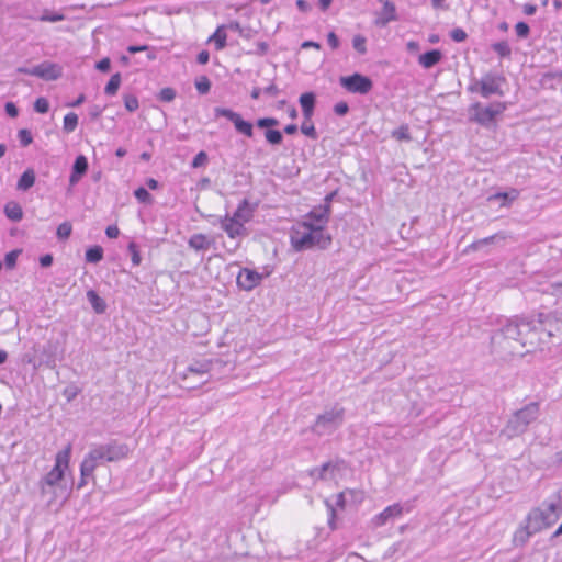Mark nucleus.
I'll use <instances>...</instances> for the list:
<instances>
[{
	"label": "nucleus",
	"mask_w": 562,
	"mask_h": 562,
	"mask_svg": "<svg viewBox=\"0 0 562 562\" xmlns=\"http://www.w3.org/2000/svg\"><path fill=\"white\" fill-rule=\"evenodd\" d=\"M540 336L535 321H508L492 337L494 349L503 356H524L535 350Z\"/></svg>",
	"instance_id": "obj_1"
},
{
	"label": "nucleus",
	"mask_w": 562,
	"mask_h": 562,
	"mask_svg": "<svg viewBox=\"0 0 562 562\" xmlns=\"http://www.w3.org/2000/svg\"><path fill=\"white\" fill-rule=\"evenodd\" d=\"M71 451V443L58 451L55 456L54 467L38 481L41 496L47 497L48 505L59 497L64 499L67 497V488L63 485V481L65 472L69 468Z\"/></svg>",
	"instance_id": "obj_2"
},
{
	"label": "nucleus",
	"mask_w": 562,
	"mask_h": 562,
	"mask_svg": "<svg viewBox=\"0 0 562 562\" xmlns=\"http://www.w3.org/2000/svg\"><path fill=\"white\" fill-rule=\"evenodd\" d=\"M130 449L124 443L110 441L104 445L91 446L89 452L85 456L80 471L83 476H93L94 470L103 462L120 461L128 456Z\"/></svg>",
	"instance_id": "obj_3"
},
{
	"label": "nucleus",
	"mask_w": 562,
	"mask_h": 562,
	"mask_svg": "<svg viewBox=\"0 0 562 562\" xmlns=\"http://www.w3.org/2000/svg\"><path fill=\"white\" fill-rule=\"evenodd\" d=\"M291 245L296 251H302L313 247L322 249L327 248L331 243V237L322 229L310 225V222L299 223L291 232Z\"/></svg>",
	"instance_id": "obj_4"
},
{
	"label": "nucleus",
	"mask_w": 562,
	"mask_h": 562,
	"mask_svg": "<svg viewBox=\"0 0 562 562\" xmlns=\"http://www.w3.org/2000/svg\"><path fill=\"white\" fill-rule=\"evenodd\" d=\"M540 407L536 402L525 405L513 413L507 420L502 434L507 438L518 437L525 434L528 427L539 417Z\"/></svg>",
	"instance_id": "obj_5"
},
{
	"label": "nucleus",
	"mask_w": 562,
	"mask_h": 562,
	"mask_svg": "<svg viewBox=\"0 0 562 562\" xmlns=\"http://www.w3.org/2000/svg\"><path fill=\"white\" fill-rule=\"evenodd\" d=\"M558 518V505L553 503L544 505L543 508H535L527 517L526 531L529 536L539 532L552 526Z\"/></svg>",
	"instance_id": "obj_6"
},
{
	"label": "nucleus",
	"mask_w": 562,
	"mask_h": 562,
	"mask_svg": "<svg viewBox=\"0 0 562 562\" xmlns=\"http://www.w3.org/2000/svg\"><path fill=\"white\" fill-rule=\"evenodd\" d=\"M344 417L345 409L342 407L335 406L316 418L312 430L318 436L333 434L341 426Z\"/></svg>",
	"instance_id": "obj_7"
},
{
	"label": "nucleus",
	"mask_w": 562,
	"mask_h": 562,
	"mask_svg": "<svg viewBox=\"0 0 562 562\" xmlns=\"http://www.w3.org/2000/svg\"><path fill=\"white\" fill-rule=\"evenodd\" d=\"M211 368V360L194 361L180 373V378L188 389H195L209 381Z\"/></svg>",
	"instance_id": "obj_8"
},
{
	"label": "nucleus",
	"mask_w": 562,
	"mask_h": 562,
	"mask_svg": "<svg viewBox=\"0 0 562 562\" xmlns=\"http://www.w3.org/2000/svg\"><path fill=\"white\" fill-rule=\"evenodd\" d=\"M506 103L494 102L487 106H483L481 103H475L471 106V120L475 121L482 126H491L495 117L502 114L506 110Z\"/></svg>",
	"instance_id": "obj_9"
},
{
	"label": "nucleus",
	"mask_w": 562,
	"mask_h": 562,
	"mask_svg": "<svg viewBox=\"0 0 562 562\" xmlns=\"http://www.w3.org/2000/svg\"><path fill=\"white\" fill-rule=\"evenodd\" d=\"M505 82V77L493 72H487L474 85L470 86L469 90L479 92L483 98H488L493 94L503 95L502 85Z\"/></svg>",
	"instance_id": "obj_10"
},
{
	"label": "nucleus",
	"mask_w": 562,
	"mask_h": 562,
	"mask_svg": "<svg viewBox=\"0 0 562 562\" xmlns=\"http://www.w3.org/2000/svg\"><path fill=\"white\" fill-rule=\"evenodd\" d=\"M346 470L344 460H335L324 463L322 467L308 471L311 477L322 481H337Z\"/></svg>",
	"instance_id": "obj_11"
},
{
	"label": "nucleus",
	"mask_w": 562,
	"mask_h": 562,
	"mask_svg": "<svg viewBox=\"0 0 562 562\" xmlns=\"http://www.w3.org/2000/svg\"><path fill=\"white\" fill-rule=\"evenodd\" d=\"M339 83L348 92L358 94H367L373 87V82L369 77L358 72L351 76L340 77Z\"/></svg>",
	"instance_id": "obj_12"
},
{
	"label": "nucleus",
	"mask_w": 562,
	"mask_h": 562,
	"mask_svg": "<svg viewBox=\"0 0 562 562\" xmlns=\"http://www.w3.org/2000/svg\"><path fill=\"white\" fill-rule=\"evenodd\" d=\"M214 115L215 117H225L228 121H231L235 130L247 137H252L254 135V126L250 122L245 121L241 115L237 112H234L231 109L226 108H215L214 109Z\"/></svg>",
	"instance_id": "obj_13"
},
{
	"label": "nucleus",
	"mask_w": 562,
	"mask_h": 562,
	"mask_svg": "<svg viewBox=\"0 0 562 562\" xmlns=\"http://www.w3.org/2000/svg\"><path fill=\"white\" fill-rule=\"evenodd\" d=\"M537 324L538 333L544 331L549 337H552L554 331H562V311L539 313Z\"/></svg>",
	"instance_id": "obj_14"
},
{
	"label": "nucleus",
	"mask_w": 562,
	"mask_h": 562,
	"mask_svg": "<svg viewBox=\"0 0 562 562\" xmlns=\"http://www.w3.org/2000/svg\"><path fill=\"white\" fill-rule=\"evenodd\" d=\"M63 353L64 350L59 348V342L49 340L43 347L42 357L38 364L33 363V367L36 368L44 364L49 369H54L57 361L63 359Z\"/></svg>",
	"instance_id": "obj_15"
},
{
	"label": "nucleus",
	"mask_w": 562,
	"mask_h": 562,
	"mask_svg": "<svg viewBox=\"0 0 562 562\" xmlns=\"http://www.w3.org/2000/svg\"><path fill=\"white\" fill-rule=\"evenodd\" d=\"M29 75L52 81L58 79L61 76V67L54 63L44 61L32 67L29 71Z\"/></svg>",
	"instance_id": "obj_16"
},
{
	"label": "nucleus",
	"mask_w": 562,
	"mask_h": 562,
	"mask_svg": "<svg viewBox=\"0 0 562 562\" xmlns=\"http://www.w3.org/2000/svg\"><path fill=\"white\" fill-rule=\"evenodd\" d=\"M262 280V276L255 270L243 268L237 276V284L245 291H251Z\"/></svg>",
	"instance_id": "obj_17"
},
{
	"label": "nucleus",
	"mask_w": 562,
	"mask_h": 562,
	"mask_svg": "<svg viewBox=\"0 0 562 562\" xmlns=\"http://www.w3.org/2000/svg\"><path fill=\"white\" fill-rule=\"evenodd\" d=\"M329 216V205L326 204L324 206H319L318 209L312 210L304 222H310V225L316 227L317 229H322L324 232V228L328 222Z\"/></svg>",
	"instance_id": "obj_18"
},
{
	"label": "nucleus",
	"mask_w": 562,
	"mask_h": 562,
	"mask_svg": "<svg viewBox=\"0 0 562 562\" xmlns=\"http://www.w3.org/2000/svg\"><path fill=\"white\" fill-rule=\"evenodd\" d=\"M220 224L222 229L225 231L229 238H236L247 235L246 227L228 215H226L223 218H220Z\"/></svg>",
	"instance_id": "obj_19"
},
{
	"label": "nucleus",
	"mask_w": 562,
	"mask_h": 562,
	"mask_svg": "<svg viewBox=\"0 0 562 562\" xmlns=\"http://www.w3.org/2000/svg\"><path fill=\"white\" fill-rule=\"evenodd\" d=\"M403 512L404 507L400 503H395L393 505L387 506L383 512L376 515L372 519V522L375 527H381L385 525L390 519L402 516Z\"/></svg>",
	"instance_id": "obj_20"
},
{
	"label": "nucleus",
	"mask_w": 562,
	"mask_h": 562,
	"mask_svg": "<svg viewBox=\"0 0 562 562\" xmlns=\"http://www.w3.org/2000/svg\"><path fill=\"white\" fill-rule=\"evenodd\" d=\"M252 214L254 210L251 209L249 202L245 199L238 204V207L231 217L245 226V224L251 220Z\"/></svg>",
	"instance_id": "obj_21"
},
{
	"label": "nucleus",
	"mask_w": 562,
	"mask_h": 562,
	"mask_svg": "<svg viewBox=\"0 0 562 562\" xmlns=\"http://www.w3.org/2000/svg\"><path fill=\"white\" fill-rule=\"evenodd\" d=\"M299 102L302 108L304 119L306 121H311L314 114L315 94L313 92H305L301 94Z\"/></svg>",
	"instance_id": "obj_22"
},
{
	"label": "nucleus",
	"mask_w": 562,
	"mask_h": 562,
	"mask_svg": "<svg viewBox=\"0 0 562 562\" xmlns=\"http://www.w3.org/2000/svg\"><path fill=\"white\" fill-rule=\"evenodd\" d=\"M442 58V54L438 49H432L419 55L418 63L426 69L434 67Z\"/></svg>",
	"instance_id": "obj_23"
},
{
	"label": "nucleus",
	"mask_w": 562,
	"mask_h": 562,
	"mask_svg": "<svg viewBox=\"0 0 562 562\" xmlns=\"http://www.w3.org/2000/svg\"><path fill=\"white\" fill-rule=\"evenodd\" d=\"M519 196L517 189H512L508 192H498L488 196V201H501V206H509Z\"/></svg>",
	"instance_id": "obj_24"
},
{
	"label": "nucleus",
	"mask_w": 562,
	"mask_h": 562,
	"mask_svg": "<svg viewBox=\"0 0 562 562\" xmlns=\"http://www.w3.org/2000/svg\"><path fill=\"white\" fill-rule=\"evenodd\" d=\"M189 246L199 251L206 250L211 247V240L204 234H194L188 241Z\"/></svg>",
	"instance_id": "obj_25"
},
{
	"label": "nucleus",
	"mask_w": 562,
	"mask_h": 562,
	"mask_svg": "<svg viewBox=\"0 0 562 562\" xmlns=\"http://www.w3.org/2000/svg\"><path fill=\"white\" fill-rule=\"evenodd\" d=\"M87 299L95 313L102 314L105 312L106 303L102 297L99 296V294L95 291L89 290L87 292Z\"/></svg>",
	"instance_id": "obj_26"
},
{
	"label": "nucleus",
	"mask_w": 562,
	"mask_h": 562,
	"mask_svg": "<svg viewBox=\"0 0 562 562\" xmlns=\"http://www.w3.org/2000/svg\"><path fill=\"white\" fill-rule=\"evenodd\" d=\"M35 183V173L32 169L25 170L18 181V189L22 191L29 190Z\"/></svg>",
	"instance_id": "obj_27"
},
{
	"label": "nucleus",
	"mask_w": 562,
	"mask_h": 562,
	"mask_svg": "<svg viewBox=\"0 0 562 562\" xmlns=\"http://www.w3.org/2000/svg\"><path fill=\"white\" fill-rule=\"evenodd\" d=\"M240 48L246 54L265 55L268 52L269 45L263 41H257L255 45L239 44Z\"/></svg>",
	"instance_id": "obj_28"
},
{
	"label": "nucleus",
	"mask_w": 562,
	"mask_h": 562,
	"mask_svg": "<svg viewBox=\"0 0 562 562\" xmlns=\"http://www.w3.org/2000/svg\"><path fill=\"white\" fill-rule=\"evenodd\" d=\"M381 2L383 3L381 10V19L383 22L395 20V5L389 0H381Z\"/></svg>",
	"instance_id": "obj_29"
},
{
	"label": "nucleus",
	"mask_w": 562,
	"mask_h": 562,
	"mask_svg": "<svg viewBox=\"0 0 562 562\" xmlns=\"http://www.w3.org/2000/svg\"><path fill=\"white\" fill-rule=\"evenodd\" d=\"M120 85H121V75L119 72H116L111 76L109 82L106 83V86L104 88V92L108 95H114L117 92Z\"/></svg>",
	"instance_id": "obj_30"
},
{
	"label": "nucleus",
	"mask_w": 562,
	"mask_h": 562,
	"mask_svg": "<svg viewBox=\"0 0 562 562\" xmlns=\"http://www.w3.org/2000/svg\"><path fill=\"white\" fill-rule=\"evenodd\" d=\"M103 258V249L100 246H94L86 251V260L91 263H97Z\"/></svg>",
	"instance_id": "obj_31"
},
{
	"label": "nucleus",
	"mask_w": 562,
	"mask_h": 562,
	"mask_svg": "<svg viewBox=\"0 0 562 562\" xmlns=\"http://www.w3.org/2000/svg\"><path fill=\"white\" fill-rule=\"evenodd\" d=\"M77 125H78V115L76 113L70 112L65 115L63 128L66 133L74 132L76 130Z\"/></svg>",
	"instance_id": "obj_32"
},
{
	"label": "nucleus",
	"mask_w": 562,
	"mask_h": 562,
	"mask_svg": "<svg viewBox=\"0 0 562 562\" xmlns=\"http://www.w3.org/2000/svg\"><path fill=\"white\" fill-rule=\"evenodd\" d=\"M4 213L12 221H20L23 216L22 209L18 204H7Z\"/></svg>",
	"instance_id": "obj_33"
},
{
	"label": "nucleus",
	"mask_w": 562,
	"mask_h": 562,
	"mask_svg": "<svg viewBox=\"0 0 562 562\" xmlns=\"http://www.w3.org/2000/svg\"><path fill=\"white\" fill-rule=\"evenodd\" d=\"M265 136L267 142L271 145H279L283 139L282 133L278 130H267Z\"/></svg>",
	"instance_id": "obj_34"
},
{
	"label": "nucleus",
	"mask_w": 562,
	"mask_h": 562,
	"mask_svg": "<svg viewBox=\"0 0 562 562\" xmlns=\"http://www.w3.org/2000/svg\"><path fill=\"white\" fill-rule=\"evenodd\" d=\"M87 169H88L87 158L82 155L78 156L72 166V170L76 173H80L81 176H83L87 172Z\"/></svg>",
	"instance_id": "obj_35"
},
{
	"label": "nucleus",
	"mask_w": 562,
	"mask_h": 562,
	"mask_svg": "<svg viewBox=\"0 0 562 562\" xmlns=\"http://www.w3.org/2000/svg\"><path fill=\"white\" fill-rule=\"evenodd\" d=\"M492 48L497 53L499 57H509L510 47L507 42L501 41L492 45Z\"/></svg>",
	"instance_id": "obj_36"
},
{
	"label": "nucleus",
	"mask_w": 562,
	"mask_h": 562,
	"mask_svg": "<svg viewBox=\"0 0 562 562\" xmlns=\"http://www.w3.org/2000/svg\"><path fill=\"white\" fill-rule=\"evenodd\" d=\"M392 136L397 140L409 142L412 139L407 125H401L397 130L392 132Z\"/></svg>",
	"instance_id": "obj_37"
},
{
	"label": "nucleus",
	"mask_w": 562,
	"mask_h": 562,
	"mask_svg": "<svg viewBox=\"0 0 562 562\" xmlns=\"http://www.w3.org/2000/svg\"><path fill=\"white\" fill-rule=\"evenodd\" d=\"M506 238H507L506 233L499 232V233H496V234H494L492 236L479 239V243H480V245L482 247L484 245H490V244H494V243H498V241H504Z\"/></svg>",
	"instance_id": "obj_38"
},
{
	"label": "nucleus",
	"mask_w": 562,
	"mask_h": 562,
	"mask_svg": "<svg viewBox=\"0 0 562 562\" xmlns=\"http://www.w3.org/2000/svg\"><path fill=\"white\" fill-rule=\"evenodd\" d=\"M72 231V226L69 222H64L58 225L56 235L59 239H67Z\"/></svg>",
	"instance_id": "obj_39"
},
{
	"label": "nucleus",
	"mask_w": 562,
	"mask_h": 562,
	"mask_svg": "<svg viewBox=\"0 0 562 562\" xmlns=\"http://www.w3.org/2000/svg\"><path fill=\"white\" fill-rule=\"evenodd\" d=\"M301 132L312 139L317 138V133L315 131L314 125L311 123V121H306L305 119L301 125Z\"/></svg>",
	"instance_id": "obj_40"
},
{
	"label": "nucleus",
	"mask_w": 562,
	"mask_h": 562,
	"mask_svg": "<svg viewBox=\"0 0 562 562\" xmlns=\"http://www.w3.org/2000/svg\"><path fill=\"white\" fill-rule=\"evenodd\" d=\"M195 88L201 94H206L211 89V82L207 77L202 76L195 81Z\"/></svg>",
	"instance_id": "obj_41"
},
{
	"label": "nucleus",
	"mask_w": 562,
	"mask_h": 562,
	"mask_svg": "<svg viewBox=\"0 0 562 562\" xmlns=\"http://www.w3.org/2000/svg\"><path fill=\"white\" fill-rule=\"evenodd\" d=\"M227 32H240L239 25L235 23H231L229 25H222L218 26L215 32L212 35L218 36V35H226Z\"/></svg>",
	"instance_id": "obj_42"
},
{
	"label": "nucleus",
	"mask_w": 562,
	"mask_h": 562,
	"mask_svg": "<svg viewBox=\"0 0 562 562\" xmlns=\"http://www.w3.org/2000/svg\"><path fill=\"white\" fill-rule=\"evenodd\" d=\"M34 110L37 113H42V114L47 113L49 110L48 100L44 97L37 98L36 101L34 102Z\"/></svg>",
	"instance_id": "obj_43"
},
{
	"label": "nucleus",
	"mask_w": 562,
	"mask_h": 562,
	"mask_svg": "<svg viewBox=\"0 0 562 562\" xmlns=\"http://www.w3.org/2000/svg\"><path fill=\"white\" fill-rule=\"evenodd\" d=\"M134 195L142 203L149 204L153 201L150 193L143 187L136 189Z\"/></svg>",
	"instance_id": "obj_44"
},
{
	"label": "nucleus",
	"mask_w": 562,
	"mask_h": 562,
	"mask_svg": "<svg viewBox=\"0 0 562 562\" xmlns=\"http://www.w3.org/2000/svg\"><path fill=\"white\" fill-rule=\"evenodd\" d=\"M40 19H41V21H46V22H58V21H61L64 19V16L60 13L46 10V11H44V13L42 14V16Z\"/></svg>",
	"instance_id": "obj_45"
},
{
	"label": "nucleus",
	"mask_w": 562,
	"mask_h": 562,
	"mask_svg": "<svg viewBox=\"0 0 562 562\" xmlns=\"http://www.w3.org/2000/svg\"><path fill=\"white\" fill-rule=\"evenodd\" d=\"M176 98V91L172 88H164L159 92V100L171 102Z\"/></svg>",
	"instance_id": "obj_46"
},
{
	"label": "nucleus",
	"mask_w": 562,
	"mask_h": 562,
	"mask_svg": "<svg viewBox=\"0 0 562 562\" xmlns=\"http://www.w3.org/2000/svg\"><path fill=\"white\" fill-rule=\"evenodd\" d=\"M124 105H125L126 110L130 112L136 111L139 106L138 100L134 95H126L124 98Z\"/></svg>",
	"instance_id": "obj_47"
},
{
	"label": "nucleus",
	"mask_w": 562,
	"mask_h": 562,
	"mask_svg": "<svg viewBox=\"0 0 562 562\" xmlns=\"http://www.w3.org/2000/svg\"><path fill=\"white\" fill-rule=\"evenodd\" d=\"M20 252H21L20 250H12L5 255L4 262L9 269H12L15 267L16 259H18V256Z\"/></svg>",
	"instance_id": "obj_48"
},
{
	"label": "nucleus",
	"mask_w": 562,
	"mask_h": 562,
	"mask_svg": "<svg viewBox=\"0 0 562 562\" xmlns=\"http://www.w3.org/2000/svg\"><path fill=\"white\" fill-rule=\"evenodd\" d=\"M256 124L260 128H266V127H270V126H276L279 124V122L277 119H273V117H262V119L257 120Z\"/></svg>",
	"instance_id": "obj_49"
},
{
	"label": "nucleus",
	"mask_w": 562,
	"mask_h": 562,
	"mask_svg": "<svg viewBox=\"0 0 562 562\" xmlns=\"http://www.w3.org/2000/svg\"><path fill=\"white\" fill-rule=\"evenodd\" d=\"M128 251L131 252L133 265L138 266L140 263L142 258L137 249V246L134 243H131L128 245Z\"/></svg>",
	"instance_id": "obj_50"
},
{
	"label": "nucleus",
	"mask_w": 562,
	"mask_h": 562,
	"mask_svg": "<svg viewBox=\"0 0 562 562\" xmlns=\"http://www.w3.org/2000/svg\"><path fill=\"white\" fill-rule=\"evenodd\" d=\"M18 136L21 145L24 147L30 145L33 140L32 135L27 130H20Z\"/></svg>",
	"instance_id": "obj_51"
},
{
	"label": "nucleus",
	"mask_w": 562,
	"mask_h": 562,
	"mask_svg": "<svg viewBox=\"0 0 562 562\" xmlns=\"http://www.w3.org/2000/svg\"><path fill=\"white\" fill-rule=\"evenodd\" d=\"M352 46L359 54H364L367 52L366 37H355Z\"/></svg>",
	"instance_id": "obj_52"
},
{
	"label": "nucleus",
	"mask_w": 562,
	"mask_h": 562,
	"mask_svg": "<svg viewBox=\"0 0 562 562\" xmlns=\"http://www.w3.org/2000/svg\"><path fill=\"white\" fill-rule=\"evenodd\" d=\"M348 496L351 497L352 502L355 503H361L364 499V492L360 490H350L347 488Z\"/></svg>",
	"instance_id": "obj_53"
},
{
	"label": "nucleus",
	"mask_w": 562,
	"mask_h": 562,
	"mask_svg": "<svg viewBox=\"0 0 562 562\" xmlns=\"http://www.w3.org/2000/svg\"><path fill=\"white\" fill-rule=\"evenodd\" d=\"M226 38L227 37H209V42L213 43L215 49L220 50L227 45Z\"/></svg>",
	"instance_id": "obj_54"
},
{
	"label": "nucleus",
	"mask_w": 562,
	"mask_h": 562,
	"mask_svg": "<svg viewBox=\"0 0 562 562\" xmlns=\"http://www.w3.org/2000/svg\"><path fill=\"white\" fill-rule=\"evenodd\" d=\"M207 159V155L204 151H200L192 161V167L198 168L202 166Z\"/></svg>",
	"instance_id": "obj_55"
},
{
	"label": "nucleus",
	"mask_w": 562,
	"mask_h": 562,
	"mask_svg": "<svg viewBox=\"0 0 562 562\" xmlns=\"http://www.w3.org/2000/svg\"><path fill=\"white\" fill-rule=\"evenodd\" d=\"M349 106L346 102H338L334 106V111L337 115H345L348 113Z\"/></svg>",
	"instance_id": "obj_56"
},
{
	"label": "nucleus",
	"mask_w": 562,
	"mask_h": 562,
	"mask_svg": "<svg viewBox=\"0 0 562 562\" xmlns=\"http://www.w3.org/2000/svg\"><path fill=\"white\" fill-rule=\"evenodd\" d=\"M111 66L110 58L105 57L95 64V68L102 72L109 71Z\"/></svg>",
	"instance_id": "obj_57"
},
{
	"label": "nucleus",
	"mask_w": 562,
	"mask_h": 562,
	"mask_svg": "<svg viewBox=\"0 0 562 562\" xmlns=\"http://www.w3.org/2000/svg\"><path fill=\"white\" fill-rule=\"evenodd\" d=\"M550 293L557 297H562V281L561 282H554L550 285Z\"/></svg>",
	"instance_id": "obj_58"
},
{
	"label": "nucleus",
	"mask_w": 562,
	"mask_h": 562,
	"mask_svg": "<svg viewBox=\"0 0 562 562\" xmlns=\"http://www.w3.org/2000/svg\"><path fill=\"white\" fill-rule=\"evenodd\" d=\"M326 506L329 510V514H330V517H329V520H328V525L331 529H335V517H336V513H335V508L334 506L328 502L326 501Z\"/></svg>",
	"instance_id": "obj_59"
},
{
	"label": "nucleus",
	"mask_w": 562,
	"mask_h": 562,
	"mask_svg": "<svg viewBox=\"0 0 562 562\" xmlns=\"http://www.w3.org/2000/svg\"><path fill=\"white\" fill-rule=\"evenodd\" d=\"M5 112L11 117L18 116V113H19L18 108L12 102L5 103Z\"/></svg>",
	"instance_id": "obj_60"
},
{
	"label": "nucleus",
	"mask_w": 562,
	"mask_h": 562,
	"mask_svg": "<svg viewBox=\"0 0 562 562\" xmlns=\"http://www.w3.org/2000/svg\"><path fill=\"white\" fill-rule=\"evenodd\" d=\"M516 32H517V35H527L529 32L528 24L525 22H518L516 24Z\"/></svg>",
	"instance_id": "obj_61"
},
{
	"label": "nucleus",
	"mask_w": 562,
	"mask_h": 562,
	"mask_svg": "<svg viewBox=\"0 0 562 562\" xmlns=\"http://www.w3.org/2000/svg\"><path fill=\"white\" fill-rule=\"evenodd\" d=\"M105 234L109 238H116L120 234V231H119L117 226L110 225L106 227Z\"/></svg>",
	"instance_id": "obj_62"
},
{
	"label": "nucleus",
	"mask_w": 562,
	"mask_h": 562,
	"mask_svg": "<svg viewBox=\"0 0 562 562\" xmlns=\"http://www.w3.org/2000/svg\"><path fill=\"white\" fill-rule=\"evenodd\" d=\"M346 496H348V491H344L341 493H339L336 497V505L340 508H344L345 507V504H346Z\"/></svg>",
	"instance_id": "obj_63"
},
{
	"label": "nucleus",
	"mask_w": 562,
	"mask_h": 562,
	"mask_svg": "<svg viewBox=\"0 0 562 562\" xmlns=\"http://www.w3.org/2000/svg\"><path fill=\"white\" fill-rule=\"evenodd\" d=\"M262 92L269 94L270 97H277L280 91L276 85L271 83L267 88H265Z\"/></svg>",
	"instance_id": "obj_64"
}]
</instances>
